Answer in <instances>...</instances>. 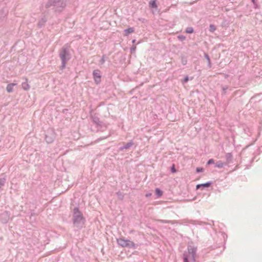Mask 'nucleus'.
<instances>
[{"label":"nucleus","mask_w":262,"mask_h":262,"mask_svg":"<svg viewBox=\"0 0 262 262\" xmlns=\"http://www.w3.org/2000/svg\"><path fill=\"white\" fill-rule=\"evenodd\" d=\"M252 2H254L255 0H251Z\"/></svg>","instance_id":"79ce46f5"},{"label":"nucleus","mask_w":262,"mask_h":262,"mask_svg":"<svg viewBox=\"0 0 262 262\" xmlns=\"http://www.w3.org/2000/svg\"><path fill=\"white\" fill-rule=\"evenodd\" d=\"M56 137L55 133L52 129L48 130L45 135V140L48 144L52 143Z\"/></svg>","instance_id":"20e7f679"},{"label":"nucleus","mask_w":262,"mask_h":262,"mask_svg":"<svg viewBox=\"0 0 262 262\" xmlns=\"http://www.w3.org/2000/svg\"><path fill=\"white\" fill-rule=\"evenodd\" d=\"M134 144V142L133 140H131L127 143H126L124 145L121 146L119 148V149L120 150H123L124 149H127L129 148L132 146H133Z\"/></svg>","instance_id":"1a4fd4ad"},{"label":"nucleus","mask_w":262,"mask_h":262,"mask_svg":"<svg viewBox=\"0 0 262 262\" xmlns=\"http://www.w3.org/2000/svg\"><path fill=\"white\" fill-rule=\"evenodd\" d=\"M228 89L227 86H222V89L223 92V94L225 95L226 94V90Z\"/></svg>","instance_id":"c85d7f7f"},{"label":"nucleus","mask_w":262,"mask_h":262,"mask_svg":"<svg viewBox=\"0 0 262 262\" xmlns=\"http://www.w3.org/2000/svg\"><path fill=\"white\" fill-rule=\"evenodd\" d=\"M188 252L189 255L191 257V260L193 262H195V256L196 253V247L191 246H188L187 247Z\"/></svg>","instance_id":"423d86ee"},{"label":"nucleus","mask_w":262,"mask_h":262,"mask_svg":"<svg viewBox=\"0 0 262 262\" xmlns=\"http://www.w3.org/2000/svg\"><path fill=\"white\" fill-rule=\"evenodd\" d=\"M150 6L151 8H155L157 7L156 2L155 0H152L149 2Z\"/></svg>","instance_id":"b1692460"},{"label":"nucleus","mask_w":262,"mask_h":262,"mask_svg":"<svg viewBox=\"0 0 262 262\" xmlns=\"http://www.w3.org/2000/svg\"><path fill=\"white\" fill-rule=\"evenodd\" d=\"M106 58H107V57H106V55H103L101 59L99 61V64L101 65H102L105 62Z\"/></svg>","instance_id":"5701e85b"},{"label":"nucleus","mask_w":262,"mask_h":262,"mask_svg":"<svg viewBox=\"0 0 262 262\" xmlns=\"http://www.w3.org/2000/svg\"><path fill=\"white\" fill-rule=\"evenodd\" d=\"M170 170L172 173H175L177 171V170L175 168L174 165L173 164L172 166L170 168Z\"/></svg>","instance_id":"473e14b6"},{"label":"nucleus","mask_w":262,"mask_h":262,"mask_svg":"<svg viewBox=\"0 0 262 262\" xmlns=\"http://www.w3.org/2000/svg\"><path fill=\"white\" fill-rule=\"evenodd\" d=\"M209 27H210V31L211 32H214L216 29V26L213 24H210L209 26Z\"/></svg>","instance_id":"cd10ccee"},{"label":"nucleus","mask_w":262,"mask_h":262,"mask_svg":"<svg viewBox=\"0 0 262 262\" xmlns=\"http://www.w3.org/2000/svg\"><path fill=\"white\" fill-rule=\"evenodd\" d=\"M225 158L226 159V162L225 163L228 165L232 161L233 158L232 154L230 152L227 153L225 155Z\"/></svg>","instance_id":"ddd939ff"},{"label":"nucleus","mask_w":262,"mask_h":262,"mask_svg":"<svg viewBox=\"0 0 262 262\" xmlns=\"http://www.w3.org/2000/svg\"><path fill=\"white\" fill-rule=\"evenodd\" d=\"M204 171V168L202 167H197L196 168V172L197 173L202 172Z\"/></svg>","instance_id":"2f4dec72"},{"label":"nucleus","mask_w":262,"mask_h":262,"mask_svg":"<svg viewBox=\"0 0 262 262\" xmlns=\"http://www.w3.org/2000/svg\"><path fill=\"white\" fill-rule=\"evenodd\" d=\"M92 74L95 83L97 84L100 83L101 78V72L100 70L98 69L94 70Z\"/></svg>","instance_id":"0eeeda50"},{"label":"nucleus","mask_w":262,"mask_h":262,"mask_svg":"<svg viewBox=\"0 0 262 262\" xmlns=\"http://www.w3.org/2000/svg\"><path fill=\"white\" fill-rule=\"evenodd\" d=\"M212 184V182L211 181H209L205 183L199 184L196 186V189H199L200 188L204 189L205 188H208L210 187Z\"/></svg>","instance_id":"6e6552de"},{"label":"nucleus","mask_w":262,"mask_h":262,"mask_svg":"<svg viewBox=\"0 0 262 262\" xmlns=\"http://www.w3.org/2000/svg\"><path fill=\"white\" fill-rule=\"evenodd\" d=\"M73 223L78 228L81 229L84 225L85 219L78 207H75L73 212Z\"/></svg>","instance_id":"f03ea898"},{"label":"nucleus","mask_w":262,"mask_h":262,"mask_svg":"<svg viewBox=\"0 0 262 262\" xmlns=\"http://www.w3.org/2000/svg\"><path fill=\"white\" fill-rule=\"evenodd\" d=\"M208 66L209 68L211 67V60L208 61Z\"/></svg>","instance_id":"58836bf2"},{"label":"nucleus","mask_w":262,"mask_h":262,"mask_svg":"<svg viewBox=\"0 0 262 262\" xmlns=\"http://www.w3.org/2000/svg\"><path fill=\"white\" fill-rule=\"evenodd\" d=\"M9 212L7 211H5L4 212L1 214L2 217H4L5 219L4 223H7L8 222L9 219Z\"/></svg>","instance_id":"dca6fc26"},{"label":"nucleus","mask_w":262,"mask_h":262,"mask_svg":"<svg viewBox=\"0 0 262 262\" xmlns=\"http://www.w3.org/2000/svg\"><path fill=\"white\" fill-rule=\"evenodd\" d=\"M93 122L97 125L98 127H100L99 129H98V131L103 132L106 129V126L103 125V122L101 121L99 118L95 116H91Z\"/></svg>","instance_id":"39448f33"},{"label":"nucleus","mask_w":262,"mask_h":262,"mask_svg":"<svg viewBox=\"0 0 262 262\" xmlns=\"http://www.w3.org/2000/svg\"><path fill=\"white\" fill-rule=\"evenodd\" d=\"M158 222L160 223H163V224H174L176 223H177V221H172V220H158Z\"/></svg>","instance_id":"a211bd4d"},{"label":"nucleus","mask_w":262,"mask_h":262,"mask_svg":"<svg viewBox=\"0 0 262 262\" xmlns=\"http://www.w3.org/2000/svg\"><path fill=\"white\" fill-rule=\"evenodd\" d=\"M69 50L70 46L68 44H66L59 51V57L61 60V69L65 68L66 63L71 58Z\"/></svg>","instance_id":"f257e3e1"},{"label":"nucleus","mask_w":262,"mask_h":262,"mask_svg":"<svg viewBox=\"0 0 262 262\" xmlns=\"http://www.w3.org/2000/svg\"><path fill=\"white\" fill-rule=\"evenodd\" d=\"M229 21L227 20V19H225L222 22L221 26L222 27H227L229 26Z\"/></svg>","instance_id":"393cba45"},{"label":"nucleus","mask_w":262,"mask_h":262,"mask_svg":"<svg viewBox=\"0 0 262 262\" xmlns=\"http://www.w3.org/2000/svg\"><path fill=\"white\" fill-rule=\"evenodd\" d=\"M183 257L184 262H189L188 255L187 253H183Z\"/></svg>","instance_id":"a878e982"},{"label":"nucleus","mask_w":262,"mask_h":262,"mask_svg":"<svg viewBox=\"0 0 262 262\" xmlns=\"http://www.w3.org/2000/svg\"><path fill=\"white\" fill-rule=\"evenodd\" d=\"M53 7L55 12H61L66 7V3L62 0H48L46 4V8Z\"/></svg>","instance_id":"7ed1b4c3"},{"label":"nucleus","mask_w":262,"mask_h":262,"mask_svg":"<svg viewBox=\"0 0 262 262\" xmlns=\"http://www.w3.org/2000/svg\"><path fill=\"white\" fill-rule=\"evenodd\" d=\"M139 20H141L142 19V18H139ZM143 20H144V19H143Z\"/></svg>","instance_id":"a19ab883"},{"label":"nucleus","mask_w":262,"mask_h":262,"mask_svg":"<svg viewBox=\"0 0 262 262\" xmlns=\"http://www.w3.org/2000/svg\"><path fill=\"white\" fill-rule=\"evenodd\" d=\"M195 221L192 220H188V219H185L182 221V224H184L185 225H187L188 223L193 224L194 225H196V224L195 223Z\"/></svg>","instance_id":"f3484780"},{"label":"nucleus","mask_w":262,"mask_h":262,"mask_svg":"<svg viewBox=\"0 0 262 262\" xmlns=\"http://www.w3.org/2000/svg\"><path fill=\"white\" fill-rule=\"evenodd\" d=\"M188 76H186L184 77V79L183 80L182 82L184 83H186V82H187L188 81Z\"/></svg>","instance_id":"e433bc0d"},{"label":"nucleus","mask_w":262,"mask_h":262,"mask_svg":"<svg viewBox=\"0 0 262 262\" xmlns=\"http://www.w3.org/2000/svg\"><path fill=\"white\" fill-rule=\"evenodd\" d=\"M155 193L157 195V198H159L162 196L163 191L160 188H156L155 189Z\"/></svg>","instance_id":"aec40b11"},{"label":"nucleus","mask_w":262,"mask_h":262,"mask_svg":"<svg viewBox=\"0 0 262 262\" xmlns=\"http://www.w3.org/2000/svg\"><path fill=\"white\" fill-rule=\"evenodd\" d=\"M194 31V30L193 29V28L192 27H188L186 28V30H185V32L187 33H192Z\"/></svg>","instance_id":"bb28decb"},{"label":"nucleus","mask_w":262,"mask_h":262,"mask_svg":"<svg viewBox=\"0 0 262 262\" xmlns=\"http://www.w3.org/2000/svg\"><path fill=\"white\" fill-rule=\"evenodd\" d=\"M134 31L135 29L133 27H130L124 30V32L126 33V35L134 32Z\"/></svg>","instance_id":"4be33fe9"},{"label":"nucleus","mask_w":262,"mask_h":262,"mask_svg":"<svg viewBox=\"0 0 262 262\" xmlns=\"http://www.w3.org/2000/svg\"><path fill=\"white\" fill-rule=\"evenodd\" d=\"M178 38L181 41H183L186 39V37L183 35H179Z\"/></svg>","instance_id":"7c9ffc66"},{"label":"nucleus","mask_w":262,"mask_h":262,"mask_svg":"<svg viewBox=\"0 0 262 262\" xmlns=\"http://www.w3.org/2000/svg\"><path fill=\"white\" fill-rule=\"evenodd\" d=\"M127 243H126V247L129 248H133L136 249L137 248V246L136 244L132 241H130L129 239H126Z\"/></svg>","instance_id":"4468645a"},{"label":"nucleus","mask_w":262,"mask_h":262,"mask_svg":"<svg viewBox=\"0 0 262 262\" xmlns=\"http://www.w3.org/2000/svg\"><path fill=\"white\" fill-rule=\"evenodd\" d=\"M195 221V223L196 224V225H210V226H213L214 225V221H211L209 223H207V222H202V221Z\"/></svg>","instance_id":"9b49d317"},{"label":"nucleus","mask_w":262,"mask_h":262,"mask_svg":"<svg viewBox=\"0 0 262 262\" xmlns=\"http://www.w3.org/2000/svg\"><path fill=\"white\" fill-rule=\"evenodd\" d=\"M16 83H11L7 85L6 90L8 93H12L13 92L14 86L16 85Z\"/></svg>","instance_id":"2eb2a0df"},{"label":"nucleus","mask_w":262,"mask_h":262,"mask_svg":"<svg viewBox=\"0 0 262 262\" xmlns=\"http://www.w3.org/2000/svg\"><path fill=\"white\" fill-rule=\"evenodd\" d=\"M116 194H117V195L118 196L119 198L120 199V200H123V198H124V195L120 192V191H118L116 193Z\"/></svg>","instance_id":"c756f323"},{"label":"nucleus","mask_w":262,"mask_h":262,"mask_svg":"<svg viewBox=\"0 0 262 262\" xmlns=\"http://www.w3.org/2000/svg\"><path fill=\"white\" fill-rule=\"evenodd\" d=\"M118 244L122 247H126V243L127 241L126 239L123 238H120L117 239Z\"/></svg>","instance_id":"9d476101"},{"label":"nucleus","mask_w":262,"mask_h":262,"mask_svg":"<svg viewBox=\"0 0 262 262\" xmlns=\"http://www.w3.org/2000/svg\"><path fill=\"white\" fill-rule=\"evenodd\" d=\"M204 57L206 59V60L208 61H209L210 60V57H209V56L208 55V54L206 53H204Z\"/></svg>","instance_id":"c9c22d12"},{"label":"nucleus","mask_w":262,"mask_h":262,"mask_svg":"<svg viewBox=\"0 0 262 262\" xmlns=\"http://www.w3.org/2000/svg\"><path fill=\"white\" fill-rule=\"evenodd\" d=\"M182 63H183V64H184V65H185V64H186V61H184V60H183V61H182Z\"/></svg>","instance_id":"ea45409f"},{"label":"nucleus","mask_w":262,"mask_h":262,"mask_svg":"<svg viewBox=\"0 0 262 262\" xmlns=\"http://www.w3.org/2000/svg\"><path fill=\"white\" fill-rule=\"evenodd\" d=\"M227 165L225 162H223L221 161H219L215 163V167L221 168L224 166Z\"/></svg>","instance_id":"6ab92c4d"},{"label":"nucleus","mask_w":262,"mask_h":262,"mask_svg":"<svg viewBox=\"0 0 262 262\" xmlns=\"http://www.w3.org/2000/svg\"><path fill=\"white\" fill-rule=\"evenodd\" d=\"M47 18L45 17V16H43L39 20H38V26L40 28H41L42 27H43L45 23L47 22Z\"/></svg>","instance_id":"f8f14e48"},{"label":"nucleus","mask_w":262,"mask_h":262,"mask_svg":"<svg viewBox=\"0 0 262 262\" xmlns=\"http://www.w3.org/2000/svg\"><path fill=\"white\" fill-rule=\"evenodd\" d=\"M151 195V193H150V192H149V193H146V194H145V196H146V197H147V198L149 197V196H150Z\"/></svg>","instance_id":"4c0bfd02"},{"label":"nucleus","mask_w":262,"mask_h":262,"mask_svg":"<svg viewBox=\"0 0 262 262\" xmlns=\"http://www.w3.org/2000/svg\"><path fill=\"white\" fill-rule=\"evenodd\" d=\"M214 163V161L213 159H209L207 162V165H210L211 164H213Z\"/></svg>","instance_id":"f704fd0d"},{"label":"nucleus","mask_w":262,"mask_h":262,"mask_svg":"<svg viewBox=\"0 0 262 262\" xmlns=\"http://www.w3.org/2000/svg\"><path fill=\"white\" fill-rule=\"evenodd\" d=\"M21 85L23 89L25 91H27L30 89V87L27 81L23 82Z\"/></svg>","instance_id":"412c9836"},{"label":"nucleus","mask_w":262,"mask_h":262,"mask_svg":"<svg viewBox=\"0 0 262 262\" xmlns=\"http://www.w3.org/2000/svg\"><path fill=\"white\" fill-rule=\"evenodd\" d=\"M110 135H108L107 136H106V137H101V138H100L98 139L96 141V142H99L100 141H101V140H102L105 139H106L107 137H110Z\"/></svg>","instance_id":"72a5a7b5"}]
</instances>
